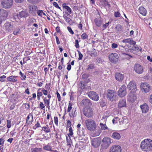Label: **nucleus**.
<instances>
[{
	"label": "nucleus",
	"instance_id": "obj_47",
	"mask_svg": "<svg viewBox=\"0 0 152 152\" xmlns=\"http://www.w3.org/2000/svg\"><path fill=\"white\" fill-rule=\"evenodd\" d=\"M12 96L10 98V99L11 100L12 102L14 101L15 102L17 101L18 98L16 97L13 96Z\"/></svg>",
	"mask_w": 152,
	"mask_h": 152
},
{
	"label": "nucleus",
	"instance_id": "obj_54",
	"mask_svg": "<svg viewBox=\"0 0 152 152\" xmlns=\"http://www.w3.org/2000/svg\"><path fill=\"white\" fill-rule=\"evenodd\" d=\"M5 142V140L2 137L0 138V145L3 146Z\"/></svg>",
	"mask_w": 152,
	"mask_h": 152
},
{
	"label": "nucleus",
	"instance_id": "obj_24",
	"mask_svg": "<svg viewBox=\"0 0 152 152\" xmlns=\"http://www.w3.org/2000/svg\"><path fill=\"white\" fill-rule=\"evenodd\" d=\"M126 104V100L125 99H122L118 103V107L120 108L122 107H125Z\"/></svg>",
	"mask_w": 152,
	"mask_h": 152
},
{
	"label": "nucleus",
	"instance_id": "obj_63",
	"mask_svg": "<svg viewBox=\"0 0 152 152\" xmlns=\"http://www.w3.org/2000/svg\"><path fill=\"white\" fill-rule=\"evenodd\" d=\"M129 43L130 45H132L134 46L136 44V42L134 41L132 39H131L130 40V42H129Z\"/></svg>",
	"mask_w": 152,
	"mask_h": 152
},
{
	"label": "nucleus",
	"instance_id": "obj_4",
	"mask_svg": "<svg viewBox=\"0 0 152 152\" xmlns=\"http://www.w3.org/2000/svg\"><path fill=\"white\" fill-rule=\"evenodd\" d=\"M102 142L101 148L103 149H106L109 147L111 143V139L107 137H104L102 140Z\"/></svg>",
	"mask_w": 152,
	"mask_h": 152
},
{
	"label": "nucleus",
	"instance_id": "obj_10",
	"mask_svg": "<svg viewBox=\"0 0 152 152\" xmlns=\"http://www.w3.org/2000/svg\"><path fill=\"white\" fill-rule=\"evenodd\" d=\"M135 72L138 74H141L143 72V68L142 66L139 64H136L134 66Z\"/></svg>",
	"mask_w": 152,
	"mask_h": 152
},
{
	"label": "nucleus",
	"instance_id": "obj_6",
	"mask_svg": "<svg viewBox=\"0 0 152 152\" xmlns=\"http://www.w3.org/2000/svg\"><path fill=\"white\" fill-rule=\"evenodd\" d=\"M118 56L116 53H110L109 56L110 61L113 63L116 64L117 63L118 60Z\"/></svg>",
	"mask_w": 152,
	"mask_h": 152
},
{
	"label": "nucleus",
	"instance_id": "obj_45",
	"mask_svg": "<svg viewBox=\"0 0 152 152\" xmlns=\"http://www.w3.org/2000/svg\"><path fill=\"white\" fill-rule=\"evenodd\" d=\"M115 92L113 90H108L107 92V95H114Z\"/></svg>",
	"mask_w": 152,
	"mask_h": 152
},
{
	"label": "nucleus",
	"instance_id": "obj_40",
	"mask_svg": "<svg viewBox=\"0 0 152 152\" xmlns=\"http://www.w3.org/2000/svg\"><path fill=\"white\" fill-rule=\"evenodd\" d=\"M42 148H37L31 149V150H32V152H40L42 151Z\"/></svg>",
	"mask_w": 152,
	"mask_h": 152
},
{
	"label": "nucleus",
	"instance_id": "obj_64",
	"mask_svg": "<svg viewBox=\"0 0 152 152\" xmlns=\"http://www.w3.org/2000/svg\"><path fill=\"white\" fill-rule=\"evenodd\" d=\"M118 47V45L115 43H113L112 44L111 47L113 48H116Z\"/></svg>",
	"mask_w": 152,
	"mask_h": 152
},
{
	"label": "nucleus",
	"instance_id": "obj_44",
	"mask_svg": "<svg viewBox=\"0 0 152 152\" xmlns=\"http://www.w3.org/2000/svg\"><path fill=\"white\" fill-rule=\"evenodd\" d=\"M76 110H75L74 111H72V112H70L69 113V114L70 117H74L76 116V114L75 113Z\"/></svg>",
	"mask_w": 152,
	"mask_h": 152
},
{
	"label": "nucleus",
	"instance_id": "obj_48",
	"mask_svg": "<svg viewBox=\"0 0 152 152\" xmlns=\"http://www.w3.org/2000/svg\"><path fill=\"white\" fill-rule=\"evenodd\" d=\"M50 83L47 84V83L45 86V88L46 89V90H47L48 91V92H50Z\"/></svg>",
	"mask_w": 152,
	"mask_h": 152
},
{
	"label": "nucleus",
	"instance_id": "obj_12",
	"mask_svg": "<svg viewBox=\"0 0 152 152\" xmlns=\"http://www.w3.org/2000/svg\"><path fill=\"white\" fill-rule=\"evenodd\" d=\"M4 29L9 32L11 31L13 29V25L10 22H7L4 24Z\"/></svg>",
	"mask_w": 152,
	"mask_h": 152
},
{
	"label": "nucleus",
	"instance_id": "obj_62",
	"mask_svg": "<svg viewBox=\"0 0 152 152\" xmlns=\"http://www.w3.org/2000/svg\"><path fill=\"white\" fill-rule=\"evenodd\" d=\"M69 135L72 136L73 134V130L72 129V128L71 127H70L69 128Z\"/></svg>",
	"mask_w": 152,
	"mask_h": 152
},
{
	"label": "nucleus",
	"instance_id": "obj_38",
	"mask_svg": "<svg viewBox=\"0 0 152 152\" xmlns=\"http://www.w3.org/2000/svg\"><path fill=\"white\" fill-rule=\"evenodd\" d=\"M89 98L92 99L97 101L99 100V96H88Z\"/></svg>",
	"mask_w": 152,
	"mask_h": 152
},
{
	"label": "nucleus",
	"instance_id": "obj_8",
	"mask_svg": "<svg viewBox=\"0 0 152 152\" xmlns=\"http://www.w3.org/2000/svg\"><path fill=\"white\" fill-rule=\"evenodd\" d=\"M83 113L85 116L89 118L92 116L93 113L92 109L90 107H85L83 109Z\"/></svg>",
	"mask_w": 152,
	"mask_h": 152
},
{
	"label": "nucleus",
	"instance_id": "obj_31",
	"mask_svg": "<svg viewBox=\"0 0 152 152\" xmlns=\"http://www.w3.org/2000/svg\"><path fill=\"white\" fill-rule=\"evenodd\" d=\"M99 126L101 129L102 130H106V129H108V130H109V129H108V128L106 125L105 123L103 124L102 123H101L99 124Z\"/></svg>",
	"mask_w": 152,
	"mask_h": 152
},
{
	"label": "nucleus",
	"instance_id": "obj_39",
	"mask_svg": "<svg viewBox=\"0 0 152 152\" xmlns=\"http://www.w3.org/2000/svg\"><path fill=\"white\" fill-rule=\"evenodd\" d=\"M20 32V28H17L15 29L14 31L13 34L15 35H17Z\"/></svg>",
	"mask_w": 152,
	"mask_h": 152
},
{
	"label": "nucleus",
	"instance_id": "obj_37",
	"mask_svg": "<svg viewBox=\"0 0 152 152\" xmlns=\"http://www.w3.org/2000/svg\"><path fill=\"white\" fill-rule=\"evenodd\" d=\"M95 68V64L94 63L88 65L87 68V70H90Z\"/></svg>",
	"mask_w": 152,
	"mask_h": 152
},
{
	"label": "nucleus",
	"instance_id": "obj_13",
	"mask_svg": "<svg viewBox=\"0 0 152 152\" xmlns=\"http://www.w3.org/2000/svg\"><path fill=\"white\" fill-rule=\"evenodd\" d=\"M81 105H84L85 107H89L92 105V103L90 100L88 99H84L82 100L80 103Z\"/></svg>",
	"mask_w": 152,
	"mask_h": 152
},
{
	"label": "nucleus",
	"instance_id": "obj_33",
	"mask_svg": "<svg viewBox=\"0 0 152 152\" xmlns=\"http://www.w3.org/2000/svg\"><path fill=\"white\" fill-rule=\"evenodd\" d=\"M107 96V98L112 101H115L118 99L117 96Z\"/></svg>",
	"mask_w": 152,
	"mask_h": 152
},
{
	"label": "nucleus",
	"instance_id": "obj_60",
	"mask_svg": "<svg viewBox=\"0 0 152 152\" xmlns=\"http://www.w3.org/2000/svg\"><path fill=\"white\" fill-rule=\"evenodd\" d=\"M119 118L118 117L115 118L112 120L113 123L115 124L117 123V121L119 120Z\"/></svg>",
	"mask_w": 152,
	"mask_h": 152
},
{
	"label": "nucleus",
	"instance_id": "obj_1",
	"mask_svg": "<svg viewBox=\"0 0 152 152\" xmlns=\"http://www.w3.org/2000/svg\"><path fill=\"white\" fill-rule=\"evenodd\" d=\"M140 148L145 152H149L152 150V140L147 139L142 140L140 144Z\"/></svg>",
	"mask_w": 152,
	"mask_h": 152
},
{
	"label": "nucleus",
	"instance_id": "obj_27",
	"mask_svg": "<svg viewBox=\"0 0 152 152\" xmlns=\"http://www.w3.org/2000/svg\"><path fill=\"white\" fill-rule=\"evenodd\" d=\"M112 137L114 139L118 140L120 139L121 136L119 133L117 132H114L112 134Z\"/></svg>",
	"mask_w": 152,
	"mask_h": 152
},
{
	"label": "nucleus",
	"instance_id": "obj_15",
	"mask_svg": "<svg viewBox=\"0 0 152 152\" xmlns=\"http://www.w3.org/2000/svg\"><path fill=\"white\" fill-rule=\"evenodd\" d=\"M121 147L118 145H114L112 146L110 150V152H121Z\"/></svg>",
	"mask_w": 152,
	"mask_h": 152
},
{
	"label": "nucleus",
	"instance_id": "obj_61",
	"mask_svg": "<svg viewBox=\"0 0 152 152\" xmlns=\"http://www.w3.org/2000/svg\"><path fill=\"white\" fill-rule=\"evenodd\" d=\"M130 39H131L130 38L124 39L122 40V42L123 43H129V42H130Z\"/></svg>",
	"mask_w": 152,
	"mask_h": 152
},
{
	"label": "nucleus",
	"instance_id": "obj_2",
	"mask_svg": "<svg viewBox=\"0 0 152 152\" xmlns=\"http://www.w3.org/2000/svg\"><path fill=\"white\" fill-rule=\"evenodd\" d=\"M85 123L86 126L88 130L93 131L96 128L95 122L93 120L90 119H86L85 121Z\"/></svg>",
	"mask_w": 152,
	"mask_h": 152
},
{
	"label": "nucleus",
	"instance_id": "obj_26",
	"mask_svg": "<svg viewBox=\"0 0 152 152\" xmlns=\"http://www.w3.org/2000/svg\"><path fill=\"white\" fill-rule=\"evenodd\" d=\"M136 99V96H127V100L130 102H134Z\"/></svg>",
	"mask_w": 152,
	"mask_h": 152
},
{
	"label": "nucleus",
	"instance_id": "obj_50",
	"mask_svg": "<svg viewBox=\"0 0 152 152\" xmlns=\"http://www.w3.org/2000/svg\"><path fill=\"white\" fill-rule=\"evenodd\" d=\"M77 51L78 52V55H79V58L78 60H82L83 57V55L78 50H77Z\"/></svg>",
	"mask_w": 152,
	"mask_h": 152
},
{
	"label": "nucleus",
	"instance_id": "obj_7",
	"mask_svg": "<svg viewBox=\"0 0 152 152\" xmlns=\"http://www.w3.org/2000/svg\"><path fill=\"white\" fill-rule=\"evenodd\" d=\"M127 87L129 90H132L131 92L133 93V95H135L137 91V89L135 82L133 81H131L127 85Z\"/></svg>",
	"mask_w": 152,
	"mask_h": 152
},
{
	"label": "nucleus",
	"instance_id": "obj_25",
	"mask_svg": "<svg viewBox=\"0 0 152 152\" xmlns=\"http://www.w3.org/2000/svg\"><path fill=\"white\" fill-rule=\"evenodd\" d=\"M28 15V12L25 11H22L19 13L18 16L20 18H26Z\"/></svg>",
	"mask_w": 152,
	"mask_h": 152
},
{
	"label": "nucleus",
	"instance_id": "obj_52",
	"mask_svg": "<svg viewBox=\"0 0 152 152\" xmlns=\"http://www.w3.org/2000/svg\"><path fill=\"white\" fill-rule=\"evenodd\" d=\"M109 22H108L107 23H106L105 24H103L102 27L103 29L106 28L107 26L109 25Z\"/></svg>",
	"mask_w": 152,
	"mask_h": 152
},
{
	"label": "nucleus",
	"instance_id": "obj_55",
	"mask_svg": "<svg viewBox=\"0 0 152 152\" xmlns=\"http://www.w3.org/2000/svg\"><path fill=\"white\" fill-rule=\"evenodd\" d=\"M53 5L55 7L57 8H58L61 11V10L60 7H59L57 3L56 2H54L53 3Z\"/></svg>",
	"mask_w": 152,
	"mask_h": 152
},
{
	"label": "nucleus",
	"instance_id": "obj_58",
	"mask_svg": "<svg viewBox=\"0 0 152 152\" xmlns=\"http://www.w3.org/2000/svg\"><path fill=\"white\" fill-rule=\"evenodd\" d=\"M75 46L76 48H79L80 47L79 44V41L78 40L76 39L75 40Z\"/></svg>",
	"mask_w": 152,
	"mask_h": 152
},
{
	"label": "nucleus",
	"instance_id": "obj_23",
	"mask_svg": "<svg viewBox=\"0 0 152 152\" xmlns=\"http://www.w3.org/2000/svg\"><path fill=\"white\" fill-rule=\"evenodd\" d=\"M139 10L140 13L143 16H146L147 14V10L145 9L143 7H141L139 8Z\"/></svg>",
	"mask_w": 152,
	"mask_h": 152
},
{
	"label": "nucleus",
	"instance_id": "obj_46",
	"mask_svg": "<svg viewBox=\"0 0 152 152\" xmlns=\"http://www.w3.org/2000/svg\"><path fill=\"white\" fill-rule=\"evenodd\" d=\"M41 127V126L39 121H37V123L33 126V129H36L38 127Z\"/></svg>",
	"mask_w": 152,
	"mask_h": 152
},
{
	"label": "nucleus",
	"instance_id": "obj_21",
	"mask_svg": "<svg viewBox=\"0 0 152 152\" xmlns=\"http://www.w3.org/2000/svg\"><path fill=\"white\" fill-rule=\"evenodd\" d=\"M17 77V76L11 75V76L7 77V81L10 82H17L18 81V80L16 79Z\"/></svg>",
	"mask_w": 152,
	"mask_h": 152
},
{
	"label": "nucleus",
	"instance_id": "obj_34",
	"mask_svg": "<svg viewBox=\"0 0 152 152\" xmlns=\"http://www.w3.org/2000/svg\"><path fill=\"white\" fill-rule=\"evenodd\" d=\"M82 130L78 129L77 131V134L80 136L84 135V134L85 132V129L82 128Z\"/></svg>",
	"mask_w": 152,
	"mask_h": 152
},
{
	"label": "nucleus",
	"instance_id": "obj_16",
	"mask_svg": "<svg viewBox=\"0 0 152 152\" xmlns=\"http://www.w3.org/2000/svg\"><path fill=\"white\" fill-rule=\"evenodd\" d=\"M66 5V4L65 3L63 4H62L63 7L64 9L66 10V11H65V13L67 15H69L72 13V10L69 7Z\"/></svg>",
	"mask_w": 152,
	"mask_h": 152
},
{
	"label": "nucleus",
	"instance_id": "obj_18",
	"mask_svg": "<svg viewBox=\"0 0 152 152\" xmlns=\"http://www.w3.org/2000/svg\"><path fill=\"white\" fill-rule=\"evenodd\" d=\"M103 20L101 18H95L94 21L96 26L98 27L101 26L103 24Z\"/></svg>",
	"mask_w": 152,
	"mask_h": 152
},
{
	"label": "nucleus",
	"instance_id": "obj_42",
	"mask_svg": "<svg viewBox=\"0 0 152 152\" xmlns=\"http://www.w3.org/2000/svg\"><path fill=\"white\" fill-rule=\"evenodd\" d=\"M42 130H43L45 132L48 133L50 131V129L49 127L44 126L42 127Z\"/></svg>",
	"mask_w": 152,
	"mask_h": 152
},
{
	"label": "nucleus",
	"instance_id": "obj_28",
	"mask_svg": "<svg viewBox=\"0 0 152 152\" xmlns=\"http://www.w3.org/2000/svg\"><path fill=\"white\" fill-rule=\"evenodd\" d=\"M131 49L133 50L136 51L137 52L140 51L142 52V48L138 46L137 45H135L134 46L132 47Z\"/></svg>",
	"mask_w": 152,
	"mask_h": 152
},
{
	"label": "nucleus",
	"instance_id": "obj_20",
	"mask_svg": "<svg viewBox=\"0 0 152 152\" xmlns=\"http://www.w3.org/2000/svg\"><path fill=\"white\" fill-rule=\"evenodd\" d=\"M116 79L119 81L122 82L124 78V75L120 73H116L115 74Z\"/></svg>",
	"mask_w": 152,
	"mask_h": 152
},
{
	"label": "nucleus",
	"instance_id": "obj_57",
	"mask_svg": "<svg viewBox=\"0 0 152 152\" xmlns=\"http://www.w3.org/2000/svg\"><path fill=\"white\" fill-rule=\"evenodd\" d=\"M67 28L68 31L71 34H74V32L72 31L71 27L69 26H68Z\"/></svg>",
	"mask_w": 152,
	"mask_h": 152
},
{
	"label": "nucleus",
	"instance_id": "obj_53",
	"mask_svg": "<svg viewBox=\"0 0 152 152\" xmlns=\"http://www.w3.org/2000/svg\"><path fill=\"white\" fill-rule=\"evenodd\" d=\"M104 5L105 7H107L108 8H109L110 7V4L107 1L105 0V1L104 2Z\"/></svg>",
	"mask_w": 152,
	"mask_h": 152
},
{
	"label": "nucleus",
	"instance_id": "obj_11",
	"mask_svg": "<svg viewBox=\"0 0 152 152\" xmlns=\"http://www.w3.org/2000/svg\"><path fill=\"white\" fill-rule=\"evenodd\" d=\"M101 139L100 138H95L93 139L91 141L92 145L95 148H97L100 145Z\"/></svg>",
	"mask_w": 152,
	"mask_h": 152
},
{
	"label": "nucleus",
	"instance_id": "obj_29",
	"mask_svg": "<svg viewBox=\"0 0 152 152\" xmlns=\"http://www.w3.org/2000/svg\"><path fill=\"white\" fill-rule=\"evenodd\" d=\"M80 84V88L82 89H87L89 88V87H90V86H87V83L85 82H81Z\"/></svg>",
	"mask_w": 152,
	"mask_h": 152
},
{
	"label": "nucleus",
	"instance_id": "obj_30",
	"mask_svg": "<svg viewBox=\"0 0 152 152\" xmlns=\"http://www.w3.org/2000/svg\"><path fill=\"white\" fill-rule=\"evenodd\" d=\"M119 122L120 125H121L123 124H127L128 123V121L127 119L126 118L123 117L122 119H119Z\"/></svg>",
	"mask_w": 152,
	"mask_h": 152
},
{
	"label": "nucleus",
	"instance_id": "obj_9",
	"mask_svg": "<svg viewBox=\"0 0 152 152\" xmlns=\"http://www.w3.org/2000/svg\"><path fill=\"white\" fill-rule=\"evenodd\" d=\"M140 87L142 91L144 92H148L150 90V86L146 83H141Z\"/></svg>",
	"mask_w": 152,
	"mask_h": 152
},
{
	"label": "nucleus",
	"instance_id": "obj_22",
	"mask_svg": "<svg viewBox=\"0 0 152 152\" xmlns=\"http://www.w3.org/2000/svg\"><path fill=\"white\" fill-rule=\"evenodd\" d=\"M43 149L45 151H51V152L53 151L52 150V147L49 143L47 145H44L43 147Z\"/></svg>",
	"mask_w": 152,
	"mask_h": 152
},
{
	"label": "nucleus",
	"instance_id": "obj_43",
	"mask_svg": "<svg viewBox=\"0 0 152 152\" xmlns=\"http://www.w3.org/2000/svg\"><path fill=\"white\" fill-rule=\"evenodd\" d=\"M114 16L115 18L120 17H121V14L119 11H115L114 12Z\"/></svg>",
	"mask_w": 152,
	"mask_h": 152
},
{
	"label": "nucleus",
	"instance_id": "obj_19",
	"mask_svg": "<svg viewBox=\"0 0 152 152\" xmlns=\"http://www.w3.org/2000/svg\"><path fill=\"white\" fill-rule=\"evenodd\" d=\"M140 107L143 113H147L149 110L148 106L146 103H144L142 105H141Z\"/></svg>",
	"mask_w": 152,
	"mask_h": 152
},
{
	"label": "nucleus",
	"instance_id": "obj_51",
	"mask_svg": "<svg viewBox=\"0 0 152 152\" xmlns=\"http://www.w3.org/2000/svg\"><path fill=\"white\" fill-rule=\"evenodd\" d=\"M6 77L5 75H3L1 76L0 77V82H4L5 81V79Z\"/></svg>",
	"mask_w": 152,
	"mask_h": 152
},
{
	"label": "nucleus",
	"instance_id": "obj_5",
	"mask_svg": "<svg viewBox=\"0 0 152 152\" xmlns=\"http://www.w3.org/2000/svg\"><path fill=\"white\" fill-rule=\"evenodd\" d=\"M8 12L3 9H0V25L2 21L5 20L8 16Z\"/></svg>",
	"mask_w": 152,
	"mask_h": 152
},
{
	"label": "nucleus",
	"instance_id": "obj_17",
	"mask_svg": "<svg viewBox=\"0 0 152 152\" xmlns=\"http://www.w3.org/2000/svg\"><path fill=\"white\" fill-rule=\"evenodd\" d=\"M126 86L123 85L119 90L118 95H126Z\"/></svg>",
	"mask_w": 152,
	"mask_h": 152
},
{
	"label": "nucleus",
	"instance_id": "obj_49",
	"mask_svg": "<svg viewBox=\"0 0 152 152\" xmlns=\"http://www.w3.org/2000/svg\"><path fill=\"white\" fill-rule=\"evenodd\" d=\"M89 75L87 74H84L82 75V78L83 79H87L89 77Z\"/></svg>",
	"mask_w": 152,
	"mask_h": 152
},
{
	"label": "nucleus",
	"instance_id": "obj_14",
	"mask_svg": "<svg viewBox=\"0 0 152 152\" xmlns=\"http://www.w3.org/2000/svg\"><path fill=\"white\" fill-rule=\"evenodd\" d=\"M29 12L32 15L36 14L38 9L36 5H30L28 7Z\"/></svg>",
	"mask_w": 152,
	"mask_h": 152
},
{
	"label": "nucleus",
	"instance_id": "obj_36",
	"mask_svg": "<svg viewBox=\"0 0 152 152\" xmlns=\"http://www.w3.org/2000/svg\"><path fill=\"white\" fill-rule=\"evenodd\" d=\"M36 20L34 18H30L28 20V26H30L33 23L35 22Z\"/></svg>",
	"mask_w": 152,
	"mask_h": 152
},
{
	"label": "nucleus",
	"instance_id": "obj_35",
	"mask_svg": "<svg viewBox=\"0 0 152 152\" xmlns=\"http://www.w3.org/2000/svg\"><path fill=\"white\" fill-rule=\"evenodd\" d=\"M115 29L117 32H120L122 30V27L121 25L118 24L116 26Z\"/></svg>",
	"mask_w": 152,
	"mask_h": 152
},
{
	"label": "nucleus",
	"instance_id": "obj_3",
	"mask_svg": "<svg viewBox=\"0 0 152 152\" xmlns=\"http://www.w3.org/2000/svg\"><path fill=\"white\" fill-rule=\"evenodd\" d=\"M13 4V0H1V7L6 9L10 8Z\"/></svg>",
	"mask_w": 152,
	"mask_h": 152
},
{
	"label": "nucleus",
	"instance_id": "obj_56",
	"mask_svg": "<svg viewBox=\"0 0 152 152\" xmlns=\"http://www.w3.org/2000/svg\"><path fill=\"white\" fill-rule=\"evenodd\" d=\"M7 127L8 128H10L11 127V121L10 120H7Z\"/></svg>",
	"mask_w": 152,
	"mask_h": 152
},
{
	"label": "nucleus",
	"instance_id": "obj_41",
	"mask_svg": "<svg viewBox=\"0 0 152 152\" xmlns=\"http://www.w3.org/2000/svg\"><path fill=\"white\" fill-rule=\"evenodd\" d=\"M48 98H49L47 100L45 98L44 99V102L45 104L47 106H49V100L50 98L51 97V96H48Z\"/></svg>",
	"mask_w": 152,
	"mask_h": 152
},
{
	"label": "nucleus",
	"instance_id": "obj_59",
	"mask_svg": "<svg viewBox=\"0 0 152 152\" xmlns=\"http://www.w3.org/2000/svg\"><path fill=\"white\" fill-rule=\"evenodd\" d=\"M81 37L83 39H85L87 38L88 36L86 33H84L82 35Z\"/></svg>",
	"mask_w": 152,
	"mask_h": 152
},
{
	"label": "nucleus",
	"instance_id": "obj_32",
	"mask_svg": "<svg viewBox=\"0 0 152 152\" xmlns=\"http://www.w3.org/2000/svg\"><path fill=\"white\" fill-rule=\"evenodd\" d=\"M90 56L93 57L97 56V53L96 50L94 48H93L92 49V50L91 51Z\"/></svg>",
	"mask_w": 152,
	"mask_h": 152
}]
</instances>
